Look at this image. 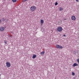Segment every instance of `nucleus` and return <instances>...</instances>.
<instances>
[{
    "label": "nucleus",
    "mask_w": 79,
    "mask_h": 79,
    "mask_svg": "<svg viewBox=\"0 0 79 79\" xmlns=\"http://www.w3.org/2000/svg\"><path fill=\"white\" fill-rule=\"evenodd\" d=\"M56 47L57 48H59V49H62L63 48V47L60 45L58 44H57L56 45Z\"/></svg>",
    "instance_id": "obj_1"
},
{
    "label": "nucleus",
    "mask_w": 79,
    "mask_h": 79,
    "mask_svg": "<svg viewBox=\"0 0 79 79\" xmlns=\"http://www.w3.org/2000/svg\"><path fill=\"white\" fill-rule=\"evenodd\" d=\"M35 9H36V7L34 6L31 7V10L32 11L35 10Z\"/></svg>",
    "instance_id": "obj_2"
},
{
    "label": "nucleus",
    "mask_w": 79,
    "mask_h": 79,
    "mask_svg": "<svg viewBox=\"0 0 79 79\" xmlns=\"http://www.w3.org/2000/svg\"><path fill=\"white\" fill-rule=\"evenodd\" d=\"M62 30H63V29L61 27H60L57 28V31H58V32H61Z\"/></svg>",
    "instance_id": "obj_3"
},
{
    "label": "nucleus",
    "mask_w": 79,
    "mask_h": 79,
    "mask_svg": "<svg viewBox=\"0 0 79 79\" xmlns=\"http://www.w3.org/2000/svg\"><path fill=\"white\" fill-rule=\"evenodd\" d=\"M6 66L8 68H10L11 66V64L9 62H7L6 63Z\"/></svg>",
    "instance_id": "obj_4"
},
{
    "label": "nucleus",
    "mask_w": 79,
    "mask_h": 79,
    "mask_svg": "<svg viewBox=\"0 0 79 79\" xmlns=\"http://www.w3.org/2000/svg\"><path fill=\"white\" fill-rule=\"evenodd\" d=\"M5 30V28L3 27H0V31L1 32H3V31Z\"/></svg>",
    "instance_id": "obj_5"
},
{
    "label": "nucleus",
    "mask_w": 79,
    "mask_h": 79,
    "mask_svg": "<svg viewBox=\"0 0 79 79\" xmlns=\"http://www.w3.org/2000/svg\"><path fill=\"white\" fill-rule=\"evenodd\" d=\"M71 19L72 20L74 21V20H76V17H75L74 16H73L71 17Z\"/></svg>",
    "instance_id": "obj_6"
},
{
    "label": "nucleus",
    "mask_w": 79,
    "mask_h": 79,
    "mask_svg": "<svg viewBox=\"0 0 79 79\" xmlns=\"http://www.w3.org/2000/svg\"><path fill=\"white\" fill-rule=\"evenodd\" d=\"M78 66V64H77L76 63H74L73 64V66L74 67H75V66Z\"/></svg>",
    "instance_id": "obj_7"
},
{
    "label": "nucleus",
    "mask_w": 79,
    "mask_h": 79,
    "mask_svg": "<svg viewBox=\"0 0 79 79\" xmlns=\"http://www.w3.org/2000/svg\"><path fill=\"white\" fill-rule=\"evenodd\" d=\"M37 56V55H33V56L32 57V58L34 59V58H35V57Z\"/></svg>",
    "instance_id": "obj_8"
},
{
    "label": "nucleus",
    "mask_w": 79,
    "mask_h": 79,
    "mask_svg": "<svg viewBox=\"0 0 79 79\" xmlns=\"http://www.w3.org/2000/svg\"><path fill=\"white\" fill-rule=\"evenodd\" d=\"M44 53H45V52L44 51H43L41 53V55H44Z\"/></svg>",
    "instance_id": "obj_9"
},
{
    "label": "nucleus",
    "mask_w": 79,
    "mask_h": 79,
    "mask_svg": "<svg viewBox=\"0 0 79 79\" xmlns=\"http://www.w3.org/2000/svg\"><path fill=\"white\" fill-rule=\"evenodd\" d=\"M40 23L42 24H44V20L42 19L41 20Z\"/></svg>",
    "instance_id": "obj_10"
},
{
    "label": "nucleus",
    "mask_w": 79,
    "mask_h": 79,
    "mask_svg": "<svg viewBox=\"0 0 79 79\" xmlns=\"http://www.w3.org/2000/svg\"><path fill=\"white\" fill-rule=\"evenodd\" d=\"M2 21H5L6 20V19L4 18H2Z\"/></svg>",
    "instance_id": "obj_11"
},
{
    "label": "nucleus",
    "mask_w": 79,
    "mask_h": 79,
    "mask_svg": "<svg viewBox=\"0 0 79 79\" xmlns=\"http://www.w3.org/2000/svg\"><path fill=\"white\" fill-rule=\"evenodd\" d=\"M59 10H60V11L63 10V8L60 7L59 8Z\"/></svg>",
    "instance_id": "obj_12"
},
{
    "label": "nucleus",
    "mask_w": 79,
    "mask_h": 79,
    "mask_svg": "<svg viewBox=\"0 0 79 79\" xmlns=\"http://www.w3.org/2000/svg\"><path fill=\"white\" fill-rule=\"evenodd\" d=\"M12 1L14 3L16 2V0H12Z\"/></svg>",
    "instance_id": "obj_13"
},
{
    "label": "nucleus",
    "mask_w": 79,
    "mask_h": 79,
    "mask_svg": "<svg viewBox=\"0 0 79 79\" xmlns=\"http://www.w3.org/2000/svg\"><path fill=\"white\" fill-rule=\"evenodd\" d=\"M72 75L73 76H74L75 75V73H74V72H73L72 73Z\"/></svg>",
    "instance_id": "obj_14"
},
{
    "label": "nucleus",
    "mask_w": 79,
    "mask_h": 79,
    "mask_svg": "<svg viewBox=\"0 0 79 79\" xmlns=\"http://www.w3.org/2000/svg\"><path fill=\"white\" fill-rule=\"evenodd\" d=\"M58 5V2H56L55 3V5L56 6V5Z\"/></svg>",
    "instance_id": "obj_15"
},
{
    "label": "nucleus",
    "mask_w": 79,
    "mask_h": 79,
    "mask_svg": "<svg viewBox=\"0 0 79 79\" xmlns=\"http://www.w3.org/2000/svg\"><path fill=\"white\" fill-rule=\"evenodd\" d=\"M28 0H23V2H26V1H27Z\"/></svg>",
    "instance_id": "obj_16"
},
{
    "label": "nucleus",
    "mask_w": 79,
    "mask_h": 79,
    "mask_svg": "<svg viewBox=\"0 0 79 79\" xmlns=\"http://www.w3.org/2000/svg\"><path fill=\"white\" fill-rule=\"evenodd\" d=\"M77 62L79 63V59H77Z\"/></svg>",
    "instance_id": "obj_17"
},
{
    "label": "nucleus",
    "mask_w": 79,
    "mask_h": 79,
    "mask_svg": "<svg viewBox=\"0 0 79 79\" xmlns=\"http://www.w3.org/2000/svg\"><path fill=\"white\" fill-rule=\"evenodd\" d=\"M4 43H5V44H7V43H6V42H5V41H4Z\"/></svg>",
    "instance_id": "obj_18"
},
{
    "label": "nucleus",
    "mask_w": 79,
    "mask_h": 79,
    "mask_svg": "<svg viewBox=\"0 0 79 79\" xmlns=\"http://www.w3.org/2000/svg\"><path fill=\"white\" fill-rule=\"evenodd\" d=\"M2 23V20L1 19H0V23Z\"/></svg>",
    "instance_id": "obj_19"
},
{
    "label": "nucleus",
    "mask_w": 79,
    "mask_h": 79,
    "mask_svg": "<svg viewBox=\"0 0 79 79\" xmlns=\"http://www.w3.org/2000/svg\"><path fill=\"white\" fill-rule=\"evenodd\" d=\"M64 19L63 20L64 21V20H66V19L65 18L64 19Z\"/></svg>",
    "instance_id": "obj_20"
},
{
    "label": "nucleus",
    "mask_w": 79,
    "mask_h": 79,
    "mask_svg": "<svg viewBox=\"0 0 79 79\" xmlns=\"http://www.w3.org/2000/svg\"><path fill=\"white\" fill-rule=\"evenodd\" d=\"M63 36L64 37H65V36H66V35H63Z\"/></svg>",
    "instance_id": "obj_21"
},
{
    "label": "nucleus",
    "mask_w": 79,
    "mask_h": 79,
    "mask_svg": "<svg viewBox=\"0 0 79 79\" xmlns=\"http://www.w3.org/2000/svg\"><path fill=\"white\" fill-rule=\"evenodd\" d=\"M78 1H79V0H76V2H78Z\"/></svg>",
    "instance_id": "obj_22"
},
{
    "label": "nucleus",
    "mask_w": 79,
    "mask_h": 79,
    "mask_svg": "<svg viewBox=\"0 0 79 79\" xmlns=\"http://www.w3.org/2000/svg\"><path fill=\"white\" fill-rule=\"evenodd\" d=\"M43 24H41V26H42V25H43Z\"/></svg>",
    "instance_id": "obj_23"
},
{
    "label": "nucleus",
    "mask_w": 79,
    "mask_h": 79,
    "mask_svg": "<svg viewBox=\"0 0 79 79\" xmlns=\"http://www.w3.org/2000/svg\"><path fill=\"white\" fill-rule=\"evenodd\" d=\"M0 76H0V78H1V77H0Z\"/></svg>",
    "instance_id": "obj_24"
}]
</instances>
